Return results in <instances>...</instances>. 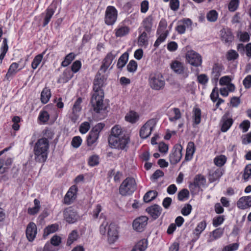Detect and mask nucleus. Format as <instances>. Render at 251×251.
Returning <instances> with one entry per match:
<instances>
[{
  "mask_svg": "<svg viewBox=\"0 0 251 251\" xmlns=\"http://www.w3.org/2000/svg\"><path fill=\"white\" fill-rule=\"evenodd\" d=\"M139 114L133 111H130L126 114L125 116V120L129 123H135L139 119Z\"/></svg>",
  "mask_w": 251,
  "mask_h": 251,
  "instance_id": "nucleus-32",
  "label": "nucleus"
},
{
  "mask_svg": "<svg viewBox=\"0 0 251 251\" xmlns=\"http://www.w3.org/2000/svg\"><path fill=\"white\" fill-rule=\"evenodd\" d=\"M232 78L228 75L222 77L219 80V84L221 86L227 87L229 92H234L235 89V85L231 82Z\"/></svg>",
  "mask_w": 251,
  "mask_h": 251,
  "instance_id": "nucleus-20",
  "label": "nucleus"
},
{
  "mask_svg": "<svg viewBox=\"0 0 251 251\" xmlns=\"http://www.w3.org/2000/svg\"><path fill=\"white\" fill-rule=\"evenodd\" d=\"M239 57V54L238 52L233 50H229L226 54V59L228 61H233Z\"/></svg>",
  "mask_w": 251,
  "mask_h": 251,
  "instance_id": "nucleus-45",
  "label": "nucleus"
},
{
  "mask_svg": "<svg viewBox=\"0 0 251 251\" xmlns=\"http://www.w3.org/2000/svg\"><path fill=\"white\" fill-rule=\"evenodd\" d=\"M117 18V11L115 7L113 6H108L107 7L105 13L104 21L107 25H112L116 21Z\"/></svg>",
  "mask_w": 251,
  "mask_h": 251,
  "instance_id": "nucleus-12",
  "label": "nucleus"
},
{
  "mask_svg": "<svg viewBox=\"0 0 251 251\" xmlns=\"http://www.w3.org/2000/svg\"><path fill=\"white\" fill-rule=\"evenodd\" d=\"M218 14L216 11L212 10L208 12L206 15L207 19L210 22H215L218 18Z\"/></svg>",
  "mask_w": 251,
  "mask_h": 251,
  "instance_id": "nucleus-47",
  "label": "nucleus"
},
{
  "mask_svg": "<svg viewBox=\"0 0 251 251\" xmlns=\"http://www.w3.org/2000/svg\"><path fill=\"white\" fill-rule=\"evenodd\" d=\"M237 206L240 209H246L251 207V196L240 198L237 202Z\"/></svg>",
  "mask_w": 251,
  "mask_h": 251,
  "instance_id": "nucleus-19",
  "label": "nucleus"
},
{
  "mask_svg": "<svg viewBox=\"0 0 251 251\" xmlns=\"http://www.w3.org/2000/svg\"><path fill=\"white\" fill-rule=\"evenodd\" d=\"M118 54V52L115 50H112L108 53L102 61L99 71L102 73H105L110 67L113 61Z\"/></svg>",
  "mask_w": 251,
  "mask_h": 251,
  "instance_id": "nucleus-9",
  "label": "nucleus"
},
{
  "mask_svg": "<svg viewBox=\"0 0 251 251\" xmlns=\"http://www.w3.org/2000/svg\"><path fill=\"white\" fill-rule=\"evenodd\" d=\"M104 93L103 91H94L91 99V103L94 110L99 112L103 108V99Z\"/></svg>",
  "mask_w": 251,
  "mask_h": 251,
  "instance_id": "nucleus-6",
  "label": "nucleus"
},
{
  "mask_svg": "<svg viewBox=\"0 0 251 251\" xmlns=\"http://www.w3.org/2000/svg\"><path fill=\"white\" fill-rule=\"evenodd\" d=\"M43 55L40 54L36 56L32 62V69H36L38 67L43 59Z\"/></svg>",
  "mask_w": 251,
  "mask_h": 251,
  "instance_id": "nucleus-58",
  "label": "nucleus"
},
{
  "mask_svg": "<svg viewBox=\"0 0 251 251\" xmlns=\"http://www.w3.org/2000/svg\"><path fill=\"white\" fill-rule=\"evenodd\" d=\"M224 229L217 228L210 233V238L211 241H214L221 238L224 234Z\"/></svg>",
  "mask_w": 251,
  "mask_h": 251,
  "instance_id": "nucleus-33",
  "label": "nucleus"
},
{
  "mask_svg": "<svg viewBox=\"0 0 251 251\" xmlns=\"http://www.w3.org/2000/svg\"><path fill=\"white\" fill-rule=\"evenodd\" d=\"M109 144L112 148L118 150H125L129 142V137L127 135H123L121 137H109Z\"/></svg>",
  "mask_w": 251,
  "mask_h": 251,
  "instance_id": "nucleus-3",
  "label": "nucleus"
},
{
  "mask_svg": "<svg viewBox=\"0 0 251 251\" xmlns=\"http://www.w3.org/2000/svg\"><path fill=\"white\" fill-rule=\"evenodd\" d=\"M49 148V142L46 138L38 140L34 147L35 159L37 161L44 162L47 157V151Z\"/></svg>",
  "mask_w": 251,
  "mask_h": 251,
  "instance_id": "nucleus-2",
  "label": "nucleus"
},
{
  "mask_svg": "<svg viewBox=\"0 0 251 251\" xmlns=\"http://www.w3.org/2000/svg\"><path fill=\"white\" fill-rule=\"evenodd\" d=\"M171 69L176 73L178 74H185V76H187L188 74L185 72V68L183 64L178 61L176 60L173 61L171 64Z\"/></svg>",
  "mask_w": 251,
  "mask_h": 251,
  "instance_id": "nucleus-18",
  "label": "nucleus"
},
{
  "mask_svg": "<svg viewBox=\"0 0 251 251\" xmlns=\"http://www.w3.org/2000/svg\"><path fill=\"white\" fill-rule=\"evenodd\" d=\"M185 58L186 62L194 67H199L202 64L201 56L193 50L187 51Z\"/></svg>",
  "mask_w": 251,
  "mask_h": 251,
  "instance_id": "nucleus-5",
  "label": "nucleus"
},
{
  "mask_svg": "<svg viewBox=\"0 0 251 251\" xmlns=\"http://www.w3.org/2000/svg\"><path fill=\"white\" fill-rule=\"evenodd\" d=\"M192 119L193 122L196 125H198L201 121V111L197 108L194 107L193 110Z\"/></svg>",
  "mask_w": 251,
  "mask_h": 251,
  "instance_id": "nucleus-35",
  "label": "nucleus"
},
{
  "mask_svg": "<svg viewBox=\"0 0 251 251\" xmlns=\"http://www.w3.org/2000/svg\"><path fill=\"white\" fill-rule=\"evenodd\" d=\"M99 137V134L91 130L87 137V142L88 146H91L95 143Z\"/></svg>",
  "mask_w": 251,
  "mask_h": 251,
  "instance_id": "nucleus-37",
  "label": "nucleus"
},
{
  "mask_svg": "<svg viewBox=\"0 0 251 251\" xmlns=\"http://www.w3.org/2000/svg\"><path fill=\"white\" fill-rule=\"evenodd\" d=\"M75 55L73 53L68 54L65 58L64 60L62 62L61 65L63 67L68 66L75 58Z\"/></svg>",
  "mask_w": 251,
  "mask_h": 251,
  "instance_id": "nucleus-50",
  "label": "nucleus"
},
{
  "mask_svg": "<svg viewBox=\"0 0 251 251\" xmlns=\"http://www.w3.org/2000/svg\"><path fill=\"white\" fill-rule=\"evenodd\" d=\"M73 74L72 71L69 69H66L59 77L58 82L59 83H66L68 82L72 77Z\"/></svg>",
  "mask_w": 251,
  "mask_h": 251,
  "instance_id": "nucleus-28",
  "label": "nucleus"
},
{
  "mask_svg": "<svg viewBox=\"0 0 251 251\" xmlns=\"http://www.w3.org/2000/svg\"><path fill=\"white\" fill-rule=\"evenodd\" d=\"M82 139L80 136H77L74 137L72 141L71 144L75 148H78L81 144Z\"/></svg>",
  "mask_w": 251,
  "mask_h": 251,
  "instance_id": "nucleus-56",
  "label": "nucleus"
},
{
  "mask_svg": "<svg viewBox=\"0 0 251 251\" xmlns=\"http://www.w3.org/2000/svg\"><path fill=\"white\" fill-rule=\"evenodd\" d=\"M167 48L169 51L174 52L177 50L178 45L176 42L171 41L168 43Z\"/></svg>",
  "mask_w": 251,
  "mask_h": 251,
  "instance_id": "nucleus-59",
  "label": "nucleus"
},
{
  "mask_svg": "<svg viewBox=\"0 0 251 251\" xmlns=\"http://www.w3.org/2000/svg\"><path fill=\"white\" fill-rule=\"evenodd\" d=\"M206 180L205 177L202 175H198L195 176L193 183L190 185V188L193 189L194 187L200 189L204 187L206 185Z\"/></svg>",
  "mask_w": 251,
  "mask_h": 251,
  "instance_id": "nucleus-17",
  "label": "nucleus"
},
{
  "mask_svg": "<svg viewBox=\"0 0 251 251\" xmlns=\"http://www.w3.org/2000/svg\"><path fill=\"white\" fill-rule=\"evenodd\" d=\"M137 68V62L133 60H130L127 65V69L128 72L131 73L135 72Z\"/></svg>",
  "mask_w": 251,
  "mask_h": 251,
  "instance_id": "nucleus-55",
  "label": "nucleus"
},
{
  "mask_svg": "<svg viewBox=\"0 0 251 251\" xmlns=\"http://www.w3.org/2000/svg\"><path fill=\"white\" fill-rule=\"evenodd\" d=\"M250 126V123L248 120H245L242 122L239 127L242 130L243 132H247Z\"/></svg>",
  "mask_w": 251,
  "mask_h": 251,
  "instance_id": "nucleus-62",
  "label": "nucleus"
},
{
  "mask_svg": "<svg viewBox=\"0 0 251 251\" xmlns=\"http://www.w3.org/2000/svg\"><path fill=\"white\" fill-rule=\"evenodd\" d=\"M239 4V0H231L228 4V10L231 12L235 11L238 8Z\"/></svg>",
  "mask_w": 251,
  "mask_h": 251,
  "instance_id": "nucleus-53",
  "label": "nucleus"
},
{
  "mask_svg": "<svg viewBox=\"0 0 251 251\" xmlns=\"http://www.w3.org/2000/svg\"><path fill=\"white\" fill-rule=\"evenodd\" d=\"M82 99L78 98L75 102L72 111L69 114V117L73 122H75L78 120L82 109Z\"/></svg>",
  "mask_w": 251,
  "mask_h": 251,
  "instance_id": "nucleus-11",
  "label": "nucleus"
},
{
  "mask_svg": "<svg viewBox=\"0 0 251 251\" xmlns=\"http://www.w3.org/2000/svg\"><path fill=\"white\" fill-rule=\"evenodd\" d=\"M156 122L155 119H151L148 120L141 128L140 136L143 139L149 137L155 128Z\"/></svg>",
  "mask_w": 251,
  "mask_h": 251,
  "instance_id": "nucleus-8",
  "label": "nucleus"
},
{
  "mask_svg": "<svg viewBox=\"0 0 251 251\" xmlns=\"http://www.w3.org/2000/svg\"><path fill=\"white\" fill-rule=\"evenodd\" d=\"M50 115L49 113L44 110L41 111L38 116V119L42 124L46 123L49 119Z\"/></svg>",
  "mask_w": 251,
  "mask_h": 251,
  "instance_id": "nucleus-48",
  "label": "nucleus"
},
{
  "mask_svg": "<svg viewBox=\"0 0 251 251\" xmlns=\"http://www.w3.org/2000/svg\"><path fill=\"white\" fill-rule=\"evenodd\" d=\"M182 115L180 110L177 108H174L170 110L169 116V120L173 125H175L177 121L179 122L178 128H181L184 126V122L181 120Z\"/></svg>",
  "mask_w": 251,
  "mask_h": 251,
  "instance_id": "nucleus-10",
  "label": "nucleus"
},
{
  "mask_svg": "<svg viewBox=\"0 0 251 251\" xmlns=\"http://www.w3.org/2000/svg\"><path fill=\"white\" fill-rule=\"evenodd\" d=\"M148 247V242L146 239L138 241L131 251H145Z\"/></svg>",
  "mask_w": 251,
  "mask_h": 251,
  "instance_id": "nucleus-29",
  "label": "nucleus"
},
{
  "mask_svg": "<svg viewBox=\"0 0 251 251\" xmlns=\"http://www.w3.org/2000/svg\"><path fill=\"white\" fill-rule=\"evenodd\" d=\"M225 221V216L224 215L217 216L214 217L212 221L213 226L214 227H217L221 225Z\"/></svg>",
  "mask_w": 251,
  "mask_h": 251,
  "instance_id": "nucleus-49",
  "label": "nucleus"
},
{
  "mask_svg": "<svg viewBox=\"0 0 251 251\" xmlns=\"http://www.w3.org/2000/svg\"><path fill=\"white\" fill-rule=\"evenodd\" d=\"M77 187L76 185L72 186L64 197V202L66 204H70L76 198Z\"/></svg>",
  "mask_w": 251,
  "mask_h": 251,
  "instance_id": "nucleus-16",
  "label": "nucleus"
},
{
  "mask_svg": "<svg viewBox=\"0 0 251 251\" xmlns=\"http://www.w3.org/2000/svg\"><path fill=\"white\" fill-rule=\"evenodd\" d=\"M90 125L89 123L85 122L82 123L79 127V131L82 134H85L89 130Z\"/></svg>",
  "mask_w": 251,
  "mask_h": 251,
  "instance_id": "nucleus-57",
  "label": "nucleus"
},
{
  "mask_svg": "<svg viewBox=\"0 0 251 251\" xmlns=\"http://www.w3.org/2000/svg\"><path fill=\"white\" fill-rule=\"evenodd\" d=\"M233 123V119L228 117L227 115H224L221 120V130L222 132H226L231 127Z\"/></svg>",
  "mask_w": 251,
  "mask_h": 251,
  "instance_id": "nucleus-21",
  "label": "nucleus"
},
{
  "mask_svg": "<svg viewBox=\"0 0 251 251\" xmlns=\"http://www.w3.org/2000/svg\"><path fill=\"white\" fill-rule=\"evenodd\" d=\"M161 208L158 205H154L147 209L148 212L153 218L156 219L161 213Z\"/></svg>",
  "mask_w": 251,
  "mask_h": 251,
  "instance_id": "nucleus-26",
  "label": "nucleus"
},
{
  "mask_svg": "<svg viewBox=\"0 0 251 251\" xmlns=\"http://www.w3.org/2000/svg\"><path fill=\"white\" fill-rule=\"evenodd\" d=\"M192 209V206L190 204H187L182 208L181 213L184 216H188L191 212Z\"/></svg>",
  "mask_w": 251,
  "mask_h": 251,
  "instance_id": "nucleus-60",
  "label": "nucleus"
},
{
  "mask_svg": "<svg viewBox=\"0 0 251 251\" xmlns=\"http://www.w3.org/2000/svg\"><path fill=\"white\" fill-rule=\"evenodd\" d=\"M78 238V232L75 230H73L69 235V237L67 242L68 246L71 245Z\"/></svg>",
  "mask_w": 251,
  "mask_h": 251,
  "instance_id": "nucleus-41",
  "label": "nucleus"
},
{
  "mask_svg": "<svg viewBox=\"0 0 251 251\" xmlns=\"http://www.w3.org/2000/svg\"><path fill=\"white\" fill-rule=\"evenodd\" d=\"M136 189V183L134 179L126 178L121 184L119 188L120 194L123 196L129 195Z\"/></svg>",
  "mask_w": 251,
  "mask_h": 251,
  "instance_id": "nucleus-4",
  "label": "nucleus"
},
{
  "mask_svg": "<svg viewBox=\"0 0 251 251\" xmlns=\"http://www.w3.org/2000/svg\"><path fill=\"white\" fill-rule=\"evenodd\" d=\"M206 226L207 224L205 221H202L199 223L194 231V234L199 237L205 229Z\"/></svg>",
  "mask_w": 251,
  "mask_h": 251,
  "instance_id": "nucleus-39",
  "label": "nucleus"
},
{
  "mask_svg": "<svg viewBox=\"0 0 251 251\" xmlns=\"http://www.w3.org/2000/svg\"><path fill=\"white\" fill-rule=\"evenodd\" d=\"M128 53L126 52L120 57L117 64V67L119 69L122 70L125 67L128 60Z\"/></svg>",
  "mask_w": 251,
  "mask_h": 251,
  "instance_id": "nucleus-31",
  "label": "nucleus"
},
{
  "mask_svg": "<svg viewBox=\"0 0 251 251\" xmlns=\"http://www.w3.org/2000/svg\"><path fill=\"white\" fill-rule=\"evenodd\" d=\"M100 231L102 235L107 234V240L109 244H114L118 239L117 227L114 224H108L104 221L100 226Z\"/></svg>",
  "mask_w": 251,
  "mask_h": 251,
  "instance_id": "nucleus-1",
  "label": "nucleus"
},
{
  "mask_svg": "<svg viewBox=\"0 0 251 251\" xmlns=\"http://www.w3.org/2000/svg\"><path fill=\"white\" fill-rule=\"evenodd\" d=\"M226 158L224 155H220L216 156L214 159V164L218 166H223L226 162Z\"/></svg>",
  "mask_w": 251,
  "mask_h": 251,
  "instance_id": "nucleus-43",
  "label": "nucleus"
},
{
  "mask_svg": "<svg viewBox=\"0 0 251 251\" xmlns=\"http://www.w3.org/2000/svg\"><path fill=\"white\" fill-rule=\"evenodd\" d=\"M19 64L17 63H13L8 69L5 77L8 79L9 77L15 75L18 71Z\"/></svg>",
  "mask_w": 251,
  "mask_h": 251,
  "instance_id": "nucleus-40",
  "label": "nucleus"
},
{
  "mask_svg": "<svg viewBox=\"0 0 251 251\" xmlns=\"http://www.w3.org/2000/svg\"><path fill=\"white\" fill-rule=\"evenodd\" d=\"M220 34L223 41L229 43L233 40V36L231 31L228 29L223 28L220 31Z\"/></svg>",
  "mask_w": 251,
  "mask_h": 251,
  "instance_id": "nucleus-23",
  "label": "nucleus"
},
{
  "mask_svg": "<svg viewBox=\"0 0 251 251\" xmlns=\"http://www.w3.org/2000/svg\"><path fill=\"white\" fill-rule=\"evenodd\" d=\"M243 84L246 89L251 87V75H248L243 80Z\"/></svg>",
  "mask_w": 251,
  "mask_h": 251,
  "instance_id": "nucleus-64",
  "label": "nucleus"
},
{
  "mask_svg": "<svg viewBox=\"0 0 251 251\" xmlns=\"http://www.w3.org/2000/svg\"><path fill=\"white\" fill-rule=\"evenodd\" d=\"M238 243H232L225 246L222 251H236L238 249Z\"/></svg>",
  "mask_w": 251,
  "mask_h": 251,
  "instance_id": "nucleus-52",
  "label": "nucleus"
},
{
  "mask_svg": "<svg viewBox=\"0 0 251 251\" xmlns=\"http://www.w3.org/2000/svg\"><path fill=\"white\" fill-rule=\"evenodd\" d=\"M99 163V157L97 155L91 156L88 160V164L92 166L97 165Z\"/></svg>",
  "mask_w": 251,
  "mask_h": 251,
  "instance_id": "nucleus-54",
  "label": "nucleus"
},
{
  "mask_svg": "<svg viewBox=\"0 0 251 251\" xmlns=\"http://www.w3.org/2000/svg\"><path fill=\"white\" fill-rule=\"evenodd\" d=\"M242 142L244 145L251 143V131L242 136Z\"/></svg>",
  "mask_w": 251,
  "mask_h": 251,
  "instance_id": "nucleus-61",
  "label": "nucleus"
},
{
  "mask_svg": "<svg viewBox=\"0 0 251 251\" xmlns=\"http://www.w3.org/2000/svg\"><path fill=\"white\" fill-rule=\"evenodd\" d=\"M251 176V164L246 166L245 168L243 177L245 180H247Z\"/></svg>",
  "mask_w": 251,
  "mask_h": 251,
  "instance_id": "nucleus-63",
  "label": "nucleus"
},
{
  "mask_svg": "<svg viewBox=\"0 0 251 251\" xmlns=\"http://www.w3.org/2000/svg\"><path fill=\"white\" fill-rule=\"evenodd\" d=\"M55 10V7L52 5L50 6L46 10V14L45 17L44 25H47L50 22L52 15L54 14Z\"/></svg>",
  "mask_w": 251,
  "mask_h": 251,
  "instance_id": "nucleus-36",
  "label": "nucleus"
},
{
  "mask_svg": "<svg viewBox=\"0 0 251 251\" xmlns=\"http://www.w3.org/2000/svg\"><path fill=\"white\" fill-rule=\"evenodd\" d=\"M148 218L146 216H141L135 219L132 223V226L134 230L141 232L145 228Z\"/></svg>",
  "mask_w": 251,
  "mask_h": 251,
  "instance_id": "nucleus-14",
  "label": "nucleus"
},
{
  "mask_svg": "<svg viewBox=\"0 0 251 251\" xmlns=\"http://www.w3.org/2000/svg\"><path fill=\"white\" fill-rule=\"evenodd\" d=\"M196 151V148L194 143L193 142H189L188 143L186 152L185 155V160L189 161L192 159L194 152Z\"/></svg>",
  "mask_w": 251,
  "mask_h": 251,
  "instance_id": "nucleus-27",
  "label": "nucleus"
},
{
  "mask_svg": "<svg viewBox=\"0 0 251 251\" xmlns=\"http://www.w3.org/2000/svg\"><path fill=\"white\" fill-rule=\"evenodd\" d=\"M157 196V193L155 191H150L147 192L144 196V200L145 202H148L154 199Z\"/></svg>",
  "mask_w": 251,
  "mask_h": 251,
  "instance_id": "nucleus-46",
  "label": "nucleus"
},
{
  "mask_svg": "<svg viewBox=\"0 0 251 251\" xmlns=\"http://www.w3.org/2000/svg\"><path fill=\"white\" fill-rule=\"evenodd\" d=\"M151 87L155 90L162 89L165 86V80L162 75L156 73L151 75L149 79Z\"/></svg>",
  "mask_w": 251,
  "mask_h": 251,
  "instance_id": "nucleus-7",
  "label": "nucleus"
},
{
  "mask_svg": "<svg viewBox=\"0 0 251 251\" xmlns=\"http://www.w3.org/2000/svg\"><path fill=\"white\" fill-rule=\"evenodd\" d=\"M182 148L180 145H176L170 155V160L171 163L176 164L182 157Z\"/></svg>",
  "mask_w": 251,
  "mask_h": 251,
  "instance_id": "nucleus-15",
  "label": "nucleus"
},
{
  "mask_svg": "<svg viewBox=\"0 0 251 251\" xmlns=\"http://www.w3.org/2000/svg\"><path fill=\"white\" fill-rule=\"evenodd\" d=\"M126 135L122 128L119 125H116L112 127L111 133L109 137H118Z\"/></svg>",
  "mask_w": 251,
  "mask_h": 251,
  "instance_id": "nucleus-30",
  "label": "nucleus"
},
{
  "mask_svg": "<svg viewBox=\"0 0 251 251\" xmlns=\"http://www.w3.org/2000/svg\"><path fill=\"white\" fill-rule=\"evenodd\" d=\"M63 215L64 220L69 224L75 223L79 218L77 212L71 207L64 210Z\"/></svg>",
  "mask_w": 251,
  "mask_h": 251,
  "instance_id": "nucleus-13",
  "label": "nucleus"
},
{
  "mask_svg": "<svg viewBox=\"0 0 251 251\" xmlns=\"http://www.w3.org/2000/svg\"><path fill=\"white\" fill-rule=\"evenodd\" d=\"M222 174L221 170L220 169H217L213 172L210 173V180L213 182L218 179L222 176Z\"/></svg>",
  "mask_w": 251,
  "mask_h": 251,
  "instance_id": "nucleus-44",
  "label": "nucleus"
},
{
  "mask_svg": "<svg viewBox=\"0 0 251 251\" xmlns=\"http://www.w3.org/2000/svg\"><path fill=\"white\" fill-rule=\"evenodd\" d=\"M51 97V92L49 88H45L41 94V100L42 103H47Z\"/></svg>",
  "mask_w": 251,
  "mask_h": 251,
  "instance_id": "nucleus-34",
  "label": "nucleus"
},
{
  "mask_svg": "<svg viewBox=\"0 0 251 251\" xmlns=\"http://www.w3.org/2000/svg\"><path fill=\"white\" fill-rule=\"evenodd\" d=\"M130 31V28L126 25H119L115 29V35L118 37H121L127 35Z\"/></svg>",
  "mask_w": 251,
  "mask_h": 251,
  "instance_id": "nucleus-24",
  "label": "nucleus"
},
{
  "mask_svg": "<svg viewBox=\"0 0 251 251\" xmlns=\"http://www.w3.org/2000/svg\"><path fill=\"white\" fill-rule=\"evenodd\" d=\"M101 72H99V74L97 75L96 78L94 82V91H103L101 88L103 86L104 80L105 78L104 76H101L100 73Z\"/></svg>",
  "mask_w": 251,
  "mask_h": 251,
  "instance_id": "nucleus-22",
  "label": "nucleus"
},
{
  "mask_svg": "<svg viewBox=\"0 0 251 251\" xmlns=\"http://www.w3.org/2000/svg\"><path fill=\"white\" fill-rule=\"evenodd\" d=\"M58 229V226L52 224L49 226L44 229L43 236L45 238L51 233L55 232Z\"/></svg>",
  "mask_w": 251,
  "mask_h": 251,
  "instance_id": "nucleus-42",
  "label": "nucleus"
},
{
  "mask_svg": "<svg viewBox=\"0 0 251 251\" xmlns=\"http://www.w3.org/2000/svg\"><path fill=\"white\" fill-rule=\"evenodd\" d=\"M152 17L151 16L147 17L143 22V26L146 32L150 33L152 26Z\"/></svg>",
  "mask_w": 251,
  "mask_h": 251,
  "instance_id": "nucleus-38",
  "label": "nucleus"
},
{
  "mask_svg": "<svg viewBox=\"0 0 251 251\" xmlns=\"http://www.w3.org/2000/svg\"><path fill=\"white\" fill-rule=\"evenodd\" d=\"M189 196V191L185 189L181 190L178 194V199L181 201L187 200Z\"/></svg>",
  "mask_w": 251,
  "mask_h": 251,
  "instance_id": "nucleus-51",
  "label": "nucleus"
},
{
  "mask_svg": "<svg viewBox=\"0 0 251 251\" xmlns=\"http://www.w3.org/2000/svg\"><path fill=\"white\" fill-rule=\"evenodd\" d=\"M149 33L144 31L141 34L138 38V45L141 47L146 48L149 44Z\"/></svg>",
  "mask_w": 251,
  "mask_h": 251,
  "instance_id": "nucleus-25",
  "label": "nucleus"
}]
</instances>
